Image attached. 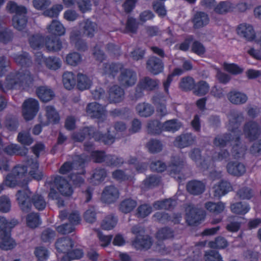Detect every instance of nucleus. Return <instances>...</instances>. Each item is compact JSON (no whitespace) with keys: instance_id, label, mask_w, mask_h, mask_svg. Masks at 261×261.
Here are the masks:
<instances>
[{"instance_id":"obj_10","label":"nucleus","mask_w":261,"mask_h":261,"mask_svg":"<svg viewBox=\"0 0 261 261\" xmlns=\"http://www.w3.org/2000/svg\"><path fill=\"white\" fill-rule=\"evenodd\" d=\"M205 217L204 211L193 206H190L186 215V222L190 226H197L204 220Z\"/></svg>"},{"instance_id":"obj_45","label":"nucleus","mask_w":261,"mask_h":261,"mask_svg":"<svg viewBox=\"0 0 261 261\" xmlns=\"http://www.w3.org/2000/svg\"><path fill=\"white\" fill-rule=\"evenodd\" d=\"M230 209L234 214L244 215L249 211L250 207L249 204L246 202H238L231 204Z\"/></svg>"},{"instance_id":"obj_24","label":"nucleus","mask_w":261,"mask_h":261,"mask_svg":"<svg viewBox=\"0 0 261 261\" xmlns=\"http://www.w3.org/2000/svg\"><path fill=\"white\" fill-rule=\"evenodd\" d=\"M192 22L194 28L198 29L207 25L209 23L210 18L205 12L197 11L194 15Z\"/></svg>"},{"instance_id":"obj_56","label":"nucleus","mask_w":261,"mask_h":261,"mask_svg":"<svg viewBox=\"0 0 261 261\" xmlns=\"http://www.w3.org/2000/svg\"><path fill=\"white\" fill-rule=\"evenodd\" d=\"M195 84V80L192 77L185 76L180 80L179 87L184 91H189L193 90Z\"/></svg>"},{"instance_id":"obj_33","label":"nucleus","mask_w":261,"mask_h":261,"mask_svg":"<svg viewBox=\"0 0 261 261\" xmlns=\"http://www.w3.org/2000/svg\"><path fill=\"white\" fill-rule=\"evenodd\" d=\"M228 100L233 104L241 105L245 103L247 99V95L237 90H231L227 94Z\"/></svg>"},{"instance_id":"obj_38","label":"nucleus","mask_w":261,"mask_h":261,"mask_svg":"<svg viewBox=\"0 0 261 261\" xmlns=\"http://www.w3.org/2000/svg\"><path fill=\"white\" fill-rule=\"evenodd\" d=\"M146 127L148 134L150 135H159L163 132V123L156 119L149 120Z\"/></svg>"},{"instance_id":"obj_44","label":"nucleus","mask_w":261,"mask_h":261,"mask_svg":"<svg viewBox=\"0 0 261 261\" xmlns=\"http://www.w3.org/2000/svg\"><path fill=\"white\" fill-rule=\"evenodd\" d=\"M45 115L48 122L53 124H58L60 120L59 113L53 106H47L45 107Z\"/></svg>"},{"instance_id":"obj_54","label":"nucleus","mask_w":261,"mask_h":261,"mask_svg":"<svg viewBox=\"0 0 261 261\" xmlns=\"http://www.w3.org/2000/svg\"><path fill=\"white\" fill-rule=\"evenodd\" d=\"M26 222L30 228H35L38 227L41 223L40 215L36 213H30L26 217Z\"/></svg>"},{"instance_id":"obj_3","label":"nucleus","mask_w":261,"mask_h":261,"mask_svg":"<svg viewBox=\"0 0 261 261\" xmlns=\"http://www.w3.org/2000/svg\"><path fill=\"white\" fill-rule=\"evenodd\" d=\"M50 35L45 39V47L48 51L56 52L62 48V42L60 37L65 33L63 24L58 20H53L47 27Z\"/></svg>"},{"instance_id":"obj_53","label":"nucleus","mask_w":261,"mask_h":261,"mask_svg":"<svg viewBox=\"0 0 261 261\" xmlns=\"http://www.w3.org/2000/svg\"><path fill=\"white\" fill-rule=\"evenodd\" d=\"M232 136L229 133L224 134L221 137H216L213 140V143L216 147L223 148L233 140Z\"/></svg>"},{"instance_id":"obj_23","label":"nucleus","mask_w":261,"mask_h":261,"mask_svg":"<svg viewBox=\"0 0 261 261\" xmlns=\"http://www.w3.org/2000/svg\"><path fill=\"white\" fill-rule=\"evenodd\" d=\"M70 40L72 44H74L75 48L81 51H85L88 49L87 42L81 38L80 31H73L70 35Z\"/></svg>"},{"instance_id":"obj_47","label":"nucleus","mask_w":261,"mask_h":261,"mask_svg":"<svg viewBox=\"0 0 261 261\" xmlns=\"http://www.w3.org/2000/svg\"><path fill=\"white\" fill-rule=\"evenodd\" d=\"M232 116L229 121V129L232 132H236L240 126L244 117L242 113H233Z\"/></svg>"},{"instance_id":"obj_55","label":"nucleus","mask_w":261,"mask_h":261,"mask_svg":"<svg viewBox=\"0 0 261 261\" xmlns=\"http://www.w3.org/2000/svg\"><path fill=\"white\" fill-rule=\"evenodd\" d=\"M17 141L23 146H30L34 142V139L28 131H21L18 134Z\"/></svg>"},{"instance_id":"obj_64","label":"nucleus","mask_w":261,"mask_h":261,"mask_svg":"<svg viewBox=\"0 0 261 261\" xmlns=\"http://www.w3.org/2000/svg\"><path fill=\"white\" fill-rule=\"evenodd\" d=\"M46 67L53 70H56L61 66V62L59 58L56 57H49L45 60Z\"/></svg>"},{"instance_id":"obj_62","label":"nucleus","mask_w":261,"mask_h":261,"mask_svg":"<svg viewBox=\"0 0 261 261\" xmlns=\"http://www.w3.org/2000/svg\"><path fill=\"white\" fill-rule=\"evenodd\" d=\"M228 242L223 237H217L215 241H210L208 243L210 247L214 249H223L227 247Z\"/></svg>"},{"instance_id":"obj_39","label":"nucleus","mask_w":261,"mask_h":261,"mask_svg":"<svg viewBox=\"0 0 261 261\" xmlns=\"http://www.w3.org/2000/svg\"><path fill=\"white\" fill-rule=\"evenodd\" d=\"M136 110L138 115L143 117H148L151 116L154 112V107L150 103L146 102H141L138 103Z\"/></svg>"},{"instance_id":"obj_13","label":"nucleus","mask_w":261,"mask_h":261,"mask_svg":"<svg viewBox=\"0 0 261 261\" xmlns=\"http://www.w3.org/2000/svg\"><path fill=\"white\" fill-rule=\"evenodd\" d=\"M137 73L129 68H123L118 76L119 83L125 87L134 86L137 82Z\"/></svg>"},{"instance_id":"obj_25","label":"nucleus","mask_w":261,"mask_h":261,"mask_svg":"<svg viewBox=\"0 0 261 261\" xmlns=\"http://www.w3.org/2000/svg\"><path fill=\"white\" fill-rule=\"evenodd\" d=\"M3 151L7 154L12 156L14 155L21 156H25L28 153V149L23 146L21 147L17 144H10L5 146Z\"/></svg>"},{"instance_id":"obj_41","label":"nucleus","mask_w":261,"mask_h":261,"mask_svg":"<svg viewBox=\"0 0 261 261\" xmlns=\"http://www.w3.org/2000/svg\"><path fill=\"white\" fill-rule=\"evenodd\" d=\"M176 204L175 200L169 198L155 201L153 203V206L155 210L165 209L170 211L174 209Z\"/></svg>"},{"instance_id":"obj_27","label":"nucleus","mask_w":261,"mask_h":261,"mask_svg":"<svg viewBox=\"0 0 261 261\" xmlns=\"http://www.w3.org/2000/svg\"><path fill=\"white\" fill-rule=\"evenodd\" d=\"M226 168L228 173L237 176L243 175L246 171V166L238 161L228 162Z\"/></svg>"},{"instance_id":"obj_52","label":"nucleus","mask_w":261,"mask_h":261,"mask_svg":"<svg viewBox=\"0 0 261 261\" xmlns=\"http://www.w3.org/2000/svg\"><path fill=\"white\" fill-rule=\"evenodd\" d=\"M205 207L210 212L217 215L223 212L225 204L222 202L216 203L208 201L205 203Z\"/></svg>"},{"instance_id":"obj_43","label":"nucleus","mask_w":261,"mask_h":261,"mask_svg":"<svg viewBox=\"0 0 261 261\" xmlns=\"http://www.w3.org/2000/svg\"><path fill=\"white\" fill-rule=\"evenodd\" d=\"M92 81L86 74L79 73L76 75V87L81 90L83 91L90 88Z\"/></svg>"},{"instance_id":"obj_31","label":"nucleus","mask_w":261,"mask_h":261,"mask_svg":"<svg viewBox=\"0 0 261 261\" xmlns=\"http://www.w3.org/2000/svg\"><path fill=\"white\" fill-rule=\"evenodd\" d=\"M13 58L15 62L21 67H29L33 63L29 54L25 51L22 54H14Z\"/></svg>"},{"instance_id":"obj_28","label":"nucleus","mask_w":261,"mask_h":261,"mask_svg":"<svg viewBox=\"0 0 261 261\" xmlns=\"http://www.w3.org/2000/svg\"><path fill=\"white\" fill-rule=\"evenodd\" d=\"M82 24L81 30L83 34L88 38H93L97 31V23L87 18L84 20Z\"/></svg>"},{"instance_id":"obj_34","label":"nucleus","mask_w":261,"mask_h":261,"mask_svg":"<svg viewBox=\"0 0 261 261\" xmlns=\"http://www.w3.org/2000/svg\"><path fill=\"white\" fill-rule=\"evenodd\" d=\"M64 88L68 90L73 89L76 85V75L71 71H65L62 75Z\"/></svg>"},{"instance_id":"obj_51","label":"nucleus","mask_w":261,"mask_h":261,"mask_svg":"<svg viewBox=\"0 0 261 261\" xmlns=\"http://www.w3.org/2000/svg\"><path fill=\"white\" fill-rule=\"evenodd\" d=\"M184 73V70L180 68H175L171 73L169 74L166 81L163 82V87L165 93L169 94V89L175 76H179Z\"/></svg>"},{"instance_id":"obj_37","label":"nucleus","mask_w":261,"mask_h":261,"mask_svg":"<svg viewBox=\"0 0 261 261\" xmlns=\"http://www.w3.org/2000/svg\"><path fill=\"white\" fill-rule=\"evenodd\" d=\"M36 94L40 100L43 102H48L55 97L54 92L45 86L38 87L36 89Z\"/></svg>"},{"instance_id":"obj_18","label":"nucleus","mask_w":261,"mask_h":261,"mask_svg":"<svg viewBox=\"0 0 261 261\" xmlns=\"http://www.w3.org/2000/svg\"><path fill=\"white\" fill-rule=\"evenodd\" d=\"M92 138L94 139L95 141L103 143L105 145H111L115 141V137L110 134L109 129H107L106 133H102L101 132L95 130L94 127L92 133Z\"/></svg>"},{"instance_id":"obj_36","label":"nucleus","mask_w":261,"mask_h":261,"mask_svg":"<svg viewBox=\"0 0 261 261\" xmlns=\"http://www.w3.org/2000/svg\"><path fill=\"white\" fill-rule=\"evenodd\" d=\"M236 143L232 146L231 153L234 159H238L244 157L247 151V147L241 143V137L240 135L236 137Z\"/></svg>"},{"instance_id":"obj_6","label":"nucleus","mask_w":261,"mask_h":261,"mask_svg":"<svg viewBox=\"0 0 261 261\" xmlns=\"http://www.w3.org/2000/svg\"><path fill=\"white\" fill-rule=\"evenodd\" d=\"M159 80L145 76L141 79L135 88L134 97L136 99L144 95V90L152 91L158 87Z\"/></svg>"},{"instance_id":"obj_29","label":"nucleus","mask_w":261,"mask_h":261,"mask_svg":"<svg viewBox=\"0 0 261 261\" xmlns=\"http://www.w3.org/2000/svg\"><path fill=\"white\" fill-rule=\"evenodd\" d=\"M124 94V90L120 86L115 85L112 86L109 91V99L110 102L118 103L123 100Z\"/></svg>"},{"instance_id":"obj_8","label":"nucleus","mask_w":261,"mask_h":261,"mask_svg":"<svg viewBox=\"0 0 261 261\" xmlns=\"http://www.w3.org/2000/svg\"><path fill=\"white\" fill-rule=\"evenodd\" d=\"M243 131L246 137L250 141H253L261 135V126L256 121L250 120L245 123Z\"/></svg>"},{"instance_id":"obj_1","label":"nucleus","mask_w":261,"mask_h":261,"mask_svg":"<svg viewBox=\"0 0 261 261\" xmlns=\"http://www.w3.org/2000/svg\"><path fill=\"white\" fill-rule=\"evenodd\" d=\"M34 81V76L28 70L11 72L4 82H0V90L5 93L14 89L29 90L33 85Z\"/></svg>"},{"instance_id":"obj_12","label":"nucleus","mask_w":261,"mask_h":261,"mask_svg":"<svg viewBox=\"0 0 261 261\" xmlns=\"http://www.w3.org/2000/svg\"><path fill=\"white\" fill-rule=\"evenodd\" d=\"M54 184L59 192L63 196L69 197L73 193V189L69 181L64 177L57 175L53 180Z\"/></svg>"},{"instance_id":"obj_50","label":"nucleus","mask_w":261,"mask_h":261,"mask_svg":"<svg viewBox=\"0 0 261 261\" xmlns=\"http://www.w3.org/2000/svg\"><path fill=\"white\" fill-rule=\"evenodd\" d=\"M181 126V123L176 119L166 120L163 123V132L174 133L178 130Z\"/></svg>"},{"instance_id":"obj_4","label":"nucleus","mask_w":261,"mask_h":261,"mask_svg":"<svg viewBox=\"0 0 261 261\" xmlns=\"http://www.w3.org/2000/svg\"><path fill=\"white\" fill-rule=\"evenodd\" d=\"M6 8L10 13L15 14L12 19L14 27L19 31L24 30L28 22L27 8L24 6L18 5L14 1H9Z\"/></svg>"},{"instance_id":"obj_61","label":"nucleus","mask_w":261,"mask_h":261,"mask_svg":"<svg viewBox=\"0 0 261 261\" xmlns=\"http://www.w3.org/2000/svg\"><path fill=\"white\" fill-rule=\"evenodd\" d=\"M105 162L109 166L119 167L124 164L122 158L112 154H107Z\"/></svg>"},{"instance_id":"obj_58","label":"nucleus","mask_w":261,"mask_h":261,"mask_svg":"<svg viewBox=\"0 0 261 261\" xmlns=\"http://www.w3.org/2000/svg\"><path fill=\"white\" fill-rule=\"evenodd\" d=\"M5 127L10 132H15L19 126L18 119L13 116H7L4 121Z\"/></svg>"},{"instance_id":"obj_49","label":"nucleus","mask_w":261,"mask_h":261,"mask_svg":"<svg viewBox=\"0 0 261 261\" xmlns=\"http://www.w3.org/2000/svg\"><path fill=\"white\" fill-rule=\"evenodd\" d=\"M137 201L131 198H126L122 200L119 204V209L122 213H130L136 207Z\"/></svg>"},{"instance_id":"obj_9","label":"nucleus","mask_w":261,"mask_h":261,"mask_svg":"<svg viewBox=\"0 0 261 261\" xmlns=\"http://www.w3.org/2000/svg\"><path fill=\"white\" fill-rule=\"evenodd\" d=\"M120 192L118 189L114 185L106 186L101 194L100 201L105 204L115 203L119 198Z\"/></svg>"},{"instance_id":"obj_19","label":"nucleus","mask_w":261,"mask_h":261,"mask_svg":"<svg viewBox=\"0 0 261 261\" xmlns=\"http://www.w3.org/2000/svg\"><path fill=\"white\" fill-rule=\"evenodd\" d=\"M196 141V137L191 133L182 134L177 136L174 141L175 146L180 149L190 146Z\"/></svg>"},{"instance_id":"obj_40","label":"nucleus","mask_w":261,"mask_h":261,"mask_svg":"<svg viewBox=\"0 0 261 261\" xmlns=\"http://www.w3.org/2000/svg\"><path fill=\"white\" fill-rule=\"evenodd\" d=\"M189 156L196 163L199 164L198 165L199 167L204 169H207L208 168V165L206 163V160L204 159L201 161V151L199 148H193L190 152Z\"/></svg>"},{"instance_id":"obj_46","label":"nucleus","mask_w":261,"mask_h":261,"mask_svg":"<svg viewBox=\"0 0 261 261\" xmlns=\"http://www.w3.org/2000/svg\"><path fill=\"white\" fill-rule=\"evenodd\" d=\"M209 89L208 84L204 81L201 80L197 83H195L193 91L195 95L202 96L206 95Z\"/></svg>"},{"instance_id":"obj_63","label":"nucleus","mask_w":261,"mask_h":261,"mask_svg":"<svg viewBox=\"0 0 261 261\" xmlns=\"http://www.w3.org/2000/svg\"><path fill=\"white\" fill-rule=\"evenodd\" d=\"M44 42V37L38 34L33 35L29 39V44L31 47L34 49L41 47L43 45Z\"/></svg>"},{"instance_id":"obj_26","label":"nucleus","mask_w":261,"mask_h":261,"mask_svg":"<svg viewBox=\"0 0 261 261\" xmlns=\"http://www.w3.org/2000/svg\"><path fill=\"white\" fill-rule=\"evenodd\" d=\"M213 189L214 197L220 198L231 191L232 186L229 182L221 180L214 186Z\"/></svg>"},{"instance_id":"obj_20","label":"nucleus","mask_w":261,"mask_h":261,"mask_svg":"<svg viewBox=\"0 0 261 261\" xmlns=\"http://www.w3.org/2000/svg\"><path fill=\"white\" fill-rule=\"evenodd\" d=\"M205 189V184L199 180H191L186 185L187 192L193 195H199L204 192Z\"/></svg>"},{"instance_id":"obj_11","label":"nucleus","mask_w":261,"mask_h":261,"mask_svg":"<svg viewBox=\"0 0 261 261\" xmlns=\"http://www.w3.org/2000/svg\"><path fill=\"white\" fill-rule=\"evenodd\" d=\"M87 115L93 119L103 121L106 118V110L101 105L97 102H91L86 107Z\"/></svg>"},{"instance_id":"obj_59","label":"nucleus","mask_w":261,"mask_h":261,"mask_svg":"<svg viewBox=\"0 0 261 261\" xmlns=\"http://www.w3.org/2000/svg\"><path fill=\"white\" fill-rule=\"evenodd\" d=\"M117 223L116 217L112 215H108L102 221L101 227L104 230H111L116 226Z\"/></svg>"},{"instance_id":"obj_15","label":"nucleus","mask_w":261,"mask_h":261,"mask_svg":"<svg viewBox=\"0 0 261 261\" xmlns=\"http://www.w3.org/2000/svg\"><path fill=\"white\" fill-rule=\"evenodd\" d=\"M153 243L152 238L148 235H138L132 242V246L137 250H147Z\"/></svg>"},{"instance_id":"obj_22","label":"nucleus","mask_w":261,"mask_h":261,"mask_svg":"<svg viewBox=\"0 0 261 261\" xmlns=\"http://www.w3.org/2000/svg\"><path fill=\"white\" fill-rule=\"evenodd\" d=\"M94 126L90 125L82 127L78 132H73L71 139L75 142H83L86 138H92Z\"/></svg>"},{"instance_id":"obj_21","label":"nucleus","mask_w":261,"mask_h":261,"mask_svg":"<svg viewBox=\"0 0 261 261\" xmlns=\"http://www.w3.org/2000/svg\"><path fill=\"white\" fill-rule=\"evenodd\" d=\"M55 246L58 252L63 253L65 254L73 248L74 242L69 237H63L57 240Z\"/></svg>"},{"instance_id":"obj_48","label":"nucleus","mask_w":261,"mask_h":261,"mask_svg":"<svg viewBox=\"0 0 261 261\" xmlns=\"http://www.w3.org/2000/svg\"><path fill=\"white\" fill-rule=\"evenodd\" d=\"M174 232L170 227L165 226L160 228L156 233V238L158 240L163 241L174 238Z\"/></svg>"},{"instance_id":"obj_57","label":"nucleus","mask_w":261,"mask_h":261,"mask_svg":"<svg viewBox=\"0 0 261 261\" xmlns=\"http://www.w3.org/2000/svg\"><path fill=\"white\" fill-rule=\"evenodd\" d=\"M147 147L149 152L156 153L161 152L163 149V144L161 142L155 139H150L147 143Z\"/></svg>"},{"instance_id":"obj_35","label":"nucleus","mask_w":261,"mask_h":261,"mask_svg":"<svg viewBox=\"0 0 261 261\" xmlns=\"http://www.w3.org/2000/svg\"><path fill=\"white\" fill-rule=\"evenodd\" d=\"M161 179L160 176L155 175H150L146 177L142 181L141 188L143 190H147L159 186Z\"/></svg>"},{"instance_id":"obj_5","label":"nucleus","mask_w":261,"mask_h":261,"mask_svg":"<svg viewBox=\"0 0 261 261\" xmlns=\"http://www.w3.org/2000/svg\"><path fill=\"white\" fill-rule=\"evenodd\" d=\"M0 239L2 240L0 248L2 250H8L15 247V243L11 237L8 221L3 217H0Z\"/></svg>"},{"instance_id":"obj_16","label":"nucleus","mask_w":261,"mask_h":261,"mask_svg":"<svg viewBox=\"0 0 261 261\" xmlns=\"http://www.w3.org/2000/svg\"><path fill=\"white\" fill-rule=\"evenodd\" d=\"M146 68L152 74L158 75L163 71L164 64L160 58L151 56L146 62Z\"/></svg>"},{"instance_id":"obj_17","label":"nucleus","mask_w":261,"mask_h":261,"mask_svg":"<svg viewBox=\"0 0 261 261\" xmlns=\"http://www.w3.org/2000/svg\"><path fill=\"white\" fill-rule=\"evenodd\" d=\"M169 166L171 168L170 175L179 180H181L180 172L184 166V160L178 156H173Z\"/></svg>"},{"instance_id":"obj_30","label":"nucleus","mask_w":261,"mask_h":261,"mask_svg":"<svg viewBox=\"0 0 261 261\" xmlns=\"http://www.w3.org/2000/svg\"><path fill=\"white\" fill-rule=\"evenodd\" d=\"M123 65L119 62L105 63L103 64V70L105 74L115 77L119 71H121Z\"/></svg>"},{"instance_id":"obj_42","label":"nucleus","mask_w":261,"mask_h":261,"mask_svg":"<svg viewBox=\"0 0 261 261\" xmlns=\"http://www.w3.org/2000/svg\"><path fill=\"white\" fill-rule=\"evenodd\" d=\"M84 251L81 248H72L63 255L60 261H71L82 258L84 256Z\"/></svg>"},{"instance_id":"obj_2","label":"nucleus","mask_w":261,"mask_h":261,"mask_svg":"<svg viewBox=\"0 0 261 261\" xmlns=\"http://www.w3.org/2000/svg\"><path fill=\"white\" fill-rule=\"evenodd\" d=\"M16 196L19 207L23 213L30 212L32 205L38 211L43 210L46 205L43 196L39 194L32 195V192L28 189L18 190Z\"/></svg>"},{"instance_id":"obj_14","label":"nucleus","mask_w":261,"mask_h":261,"mask_svg":"<svg viewBox=\"0 0 261 261\" xmlns=\"http://www.w3.org/2000/svg\"><path fill=\"white\" fill-rule=\"evenodd\" d=\"M237 32L239 36L249 42L254 41L256 37L253 26L247 23L239 24L237 28Z\"/></svg>"},{"instance_id":"obj_7","label":"nucleus","mask_w":261,"mask_h":261,"mask_svg":"<svg viewBox=\"0 0 261 261\" xmlns=\"http://www.w3.org/2000/svg\"><path fill=\"white\" fill-rule=\"evenodd\" d=\"M39 109V104L35 99L29 98L22 104V116L26 121L33 119L36 116Z\"/></svg>"},{"instance_id":"obj_32","label":"nucleus","mask_w":261,"mask_h":261,"mask_svg":"<svg viewBox=\"0 0 261 261\" xmlns=\"http://www.w3.org/2000/svg\"><path fill=\"white\" fill-rule=\"evenodd\" d=\"M107 175V172L105 169L96 168L92 171L90 182L95 185H99L105 179Z\"/></svg>"},{"instance_id":"obj_60","label":"nucleus","mask_w":261,"mask_h":261,"mask_svg":"<svg viewBox=\"0 0 261 261\" xmlns=\"http://www.w3.org/2000/svg\"><path fill=\"white\" fill-rule=\"evenodd\" d=\"M86 173V169L82 171L81 173H73L70 174L69 178L74 186L80 187L84 183V175Z\"/></svg>"}]
</instances>
